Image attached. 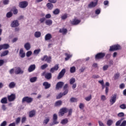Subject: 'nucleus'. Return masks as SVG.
I'll use <instances>...</instances> for the list:
<instances>
[{
	"label": "nucleus",
	"mask_w": 126,
	"mask_h": 126,
	"mask_svg": "<svg viewBox=\"0 0 126 126\" xmlns=\"http://www.w3.org/2000/svg\"><path fill=\"white\" fill-rule=\"evenodd\" d=\"M30 81L32 83H33V82H36V81H37V77H33L31 78L30 79Z\"/></svg>",
	"instance_id": "e433bc0d"
},
{
	"label": "nucleus",
	"mask_w": 126,
	"mask_h": 126,
	"mask_svg": "<svg viewBox=\"0 0 126 126\" xmlns=\"http://www.w3.org/2000/svg\"><path fill=\"white\" fill-rule=\"evenodd\" d=\"M1 109L3 111H6L7 107H6V106H5V105L3 104L1 106Z\"/></svg>",
	"instance_id": "13d9d810"
},
{
	"label": "nucleus",
	"mask_w": 126,
	"mask_h": 126,
	"mask_svg": "<svg viewBox=\"0 0 126 126\" xmlns=\"http://www.w3.org/2000/svg\"><path fill=\"white\" fill-rule=\"evenodd\" d=\"M79 108L81 109V110H83L84 108V104L82 103H80V105L79 106Z\"/></svg>",
	"instance_id": "603ef678"
},
{
	"label": "nucleus",
	"mask_w": 126,
	"mask_h": 126,
	"mask_svg": "<svg viewBox=\"0 0 126 126\" xmlns=\"http://www.w3.org/2000/svg\"><path fill=\"white\" fill-rule=\"evenodd\" d=\"M120 108H121L122 110H126V105L125 104H122L120 106Z\"/></svg>",
	"instance_id": "09e8293b"
},
{
	"label": "nucleus",
	"mask_w": 126,
	"mask_h": 126,
	"mask_svg": "<svg viewBox=\"0 0 126 126\" xmlns=\"http://www.w3.org/2000/svg\"><path fill=\"white\" fill-rule=\"evenodd\" d=\"M107 126H112L113 125V121L112 120H109L107 123Z\"/></svg>",
	"instance_id": "de8ad7c7"
},
{
	"label": "nucleus",
	"mask_w": 126,
	"mask_h": 126,
	"mask_svg": "<svg viewBox=\"0 0 126 126\" xmlns=\"http://www.w3.org/2000/svg\"><path fill=\"white\" fill-rule=\"evenodd\" d=\"M14 72L15 74H23L24 71L20 67H18L16 68Z\"/></svg>",
	"instance_id": "f8f14e48"
},
{
	"label": "nucleus",
	"mask_w": 126,
	"mask_h": 126,
	"mask_svg": "<svg viewBox=\"0 0 126 126\" xmlns=\"http://www.w3.org/2000/svg\"><path fill=\"white\" fill-rule=\"evenodd\" d=\"M92 99V95L90 94L89 96L85 97V99L86 101H90Z\"/></svg>",
	"instance_id": "a19ab883"
},
{
	"label": "nucleus",
	"mask_w": 126,
	"mask_h": 126,
	"mask_svg": "<svg viewBox=\"0 0 126 126\" xmlns=\"http://www.w3.org/2000/svg\"><path fill=\"white\" fill-rule=\"evenodd\" d=\"M70 102L73 103L74 102H77V99L74 97H72L70 99Z\"/></svg>",
	"instance_id": "8fccbe9b"
},
{
	"label": "nucleus",
	"mask_w": 126,
	"mask_h": 126,
	"mask_svg": "<svg viewBox=\"0 0 126 126\" xmlns=\"http://www.w3.org/2000/svg\"><path fill=\"white\" fill-rule=\"evenodd\" d=\"M51 39H52V34L51 33H48L45 36V41L51 40Z\"/></svg>",
	"instance_id": "5701e85b"
},
{
	"label": "nucleus",
	"mask_w": 126,
	"mask_h": 126,
	"mask_svg": "<svg viewBox=\"0 0 126 126\" xmlns=\"http://www.w3.org/2000/svg\"><path fill=\"white\" fill-rule=\"evenodd\" d=\"M61 18L62 20H65V19H66L67 18V14H64L61 16Z\"/></svg>",
	"instance_id": "ea45409f"
},
{
	"label": "nucleus",
	"mask_w": 126,
	"mask_h": 126,
	"mask_svg": "<svg viewBox=\"0 0 126 126\" xmlns=\"http://www.w3.org/2000/svg\"><path fill=\"white\" fill-rule=\"evenodd\" d=\"M45 24L46 25L51 26V25L53 24V21H52V20H47L45 21Z\"/></svg>",
	"instance_id": "72a5a7b5"
},
{
	"label": "nucleus",
	"mask_w": 126,
	"mask_h": 126,
	"mask_svg": "<svg viewBox=\"0 0 126 126\" xmlns=\"http://www.w3.org/2000/svg\"><path fill=\"white\" fill-rule=\"evenodd\" d=\"M80 22H81V20L77 19H73L70 21V24H72V25H78Z\"/></svg>",
	"instance_id": "1a4fd4ad"
},
{
	"label": "nucleus",
	"mask_w": 126,
	"mask_h": 126,
	"mask_svg": "<svg viewBox=\"0 0 126 126\" xmlns=\"http://www.w3.org/2000/svg\"><path fill=\"white\" fill-rule=\"evenodd\" d=\"M54 14H59L60 13V9H56L53 11Z\"/></svg>",
	"instance_id": "5fc2aeb1"
},
{
	"label": "nucleus",
	"mask_w": 126,
	"mask_h": 126,
	"mask_svg": "<svg viewBox=\"0 0 126 126\" xmlns=\"http://www.w3.org/2000/svg\"><path fill=\"white\" fill-rule=\"evenodd\" d=\"M43 86H44L45 89H49L51 87V85L48 82H45L43 83Z\"/></svg>",
	"instance_id": "4be33fe9"
},
{
	"label": "nucleus",
	"mask_w": 126,
	"mask_h": 126,
	"mask_svg": "<svg viewBox=\"0 0 126 126\" xmlns=\"http://www.w3.org/2000/svg\"><path fill=\"white\" fill-rule=\"evenodd\" d=\"M9 48V45L8 44H4L3 45H0V51H1L2 49L3 50H7Z\"/></svg>",
	"instance_id": "2eb2a0df"
},
{
	"label": "nucleus",
	"mask_w": 126,
	"mask_h": 126,
	"mask_svg": "<svg viewBox=\"0 0 126 126\" xmlns=\"http://www.w3.org/2000/svg\"><path fill=\"white\" fill-rule=\"evenodd\" d=\"M100 98L101 101H106V100H107V97L104 95H101Z\"/></svg>",
	"instance_id": "49530a36"
},
{
	"label": "nucleus",
	"mask_w": 126,
	"mask_h": 126,
	"mask_svg": "<svg viewBox=\"0 0 126 126\" xmlns=\"http://www.w3.org/2000/svg\"><path fill=\"white\" fill-rule=\"evenodd\" d=\"M9 3V0H3V4L6 5V4H8Z\"/></svg>",
	"instance_id": "4d7b16f0"
},
{
	"label": "nucleus",
	"mask_w": 126,
	"mask_h": 126,
	"mask_svg": "<svg viewBox=\"0 0 126 126\" xmlns=\"http://www.w3.org/2000/svg\"><path fill=\"white\" fill-rule=\"evenodd\" d=\"M19 25V22L17 20H14L11 22L10 27L12 28H15L18 27Z\"/></svg>",
	"instance_id": "0eeeda50"
},
{
	"label": "nucleus",
	"mask_w": 126,
	"mask_h": 126,
	"mask_svg": "<svg viewBox=\"0 0 126 126\" xmlns=\"http://www.w3.org/2000/svg\"><path fill=\"white\" fill-rule=\"evenodd\" d=\"M15 85H16V84L13 82H12L9 83V88H10V89H12V88H14V87H15Z\"/></svg>",
	"instance_id": "bb28decb"
},
{
	"label": "nucleus",
	"mask_w": 126,
	"mask_h": 126,
	"mask_svg": "<svg viewBox=\"0 0 126 126\" xmlns=\"http://www.w3.org/2000/svg\"><path fill=\"white\" fill-rule=\"evenodd\" d=\"M65 56L66 58H65V61H68L70 59V58L72 57V54H69L68 53H65Z\"/></svg>",
	"instance_id": "393cba45"
},
{
	"label": "nucleus",
	"mask_w": 126,
	"mask_h": 126,
	"mask_svg": "<svg viewBox=\"0 0 126 126\" xmlns=\"http://www.w3.org/2000/svg\"><path fill=\"white\" fill-rule=\"evenodd\" d=\"M0 103H1L2 104H7V98H2L0 100Z\"/></svg>",
	"instance_id": "cd10ccee"
},
{
	"label": "nucleus",
	"mask_w": 126,
	"mask_h": 126,
	"mask_svg": "<svg viewBox=\"0 0 126 126\" xmlns=\"http://www.w3.org/2000/svg\"><path fill=\"white\" fill-rule=\"evenodd\" d=\"M76 70V68L75 66H73L70 68V72L71 73H74Z\"/></svg>",
	"instance_id": "f704fd0d"
},
{
	"label": "nucleus",
	"mask_w": 126,
	"mask_h": 126,
	"mask_svg": "<svg viewBox=\"0 0 126 126\" xmlns=\"http://www.w3.org/2000/svg\"><path fill=\"white\" fill-rule=\"evenodd\" d=\"M75 82V78H71L70 79V84L72 85L73 84V83H74Z\"/></svg>",
	"instance_id": "37998d69"
},
{
	"label": "nucleus",
	"mask_w": 126,
	"mask_h": 126,
	"mask_svg": "<svg viewBox=\"0 0 126 126\" xmlns=\"http://www.w3.org/2000/svg\"><path fill=\"white\" fill-rule=\"evenodd\" d=\"M98 0H94V1L91 2L88 4V7L89 8H93L97 6V4H98Z\"/></svg>",
	"instance_id": "423d86ee"
},
{
	"label": "nucleus",
	"mask_w": 126,
	"mask_h": 126,
	"mask_svg": "<svg viewBox=\"0 0 126 126\" xmlns=\"http://www.w3.org/2000/svg\"><path fill=\"white\" fill-rule=\"evenodd\" d=\"M65 73V69H63L58 75V76L57 77L58 79H61V78H63Z\"/></svg>",
	"instance_id": "9b49d317"
},
{
	"label": "nucleus",
	"mask_w": 126,
	"mask_h": 126,
	"mask_svg": "<svg viewBox=\"0 0 126 126\" xmlns=\"http://www.w3.org/2000/svg\"><path fill=\"white\" fill-rule=\"evenodd\" d=\"M105 56H106V53H98L95 55V61H98V60H101V59H103Z\"/></svg>",
	"instance_id": "f03ea898"
},
{
	"label": "nucleus",
	"mask_w": 126,
	"mask_h": 126,
	"mask_svg": "<svg viewBox=\"0 0 126 126\" xmlns=\"http://www.w3.org/2000/svg\"><path fill=\"white\" fill-rule=\"evenodd\" d=\"M40 52H41L40 49L34 50L33 51V55H34L35 56H38V55L40 54Z\"/></svg>",
	"instance_id": "c756f323"
},
{
	"label": "nucleus",
	"mask_w": 126,
	"mask_h": 126,
	"mask_svg": "<svg viewBox=\"0 0 126 126\" xmlns=\"http://www.w3.org/2000/svg\"><path fill=\"white\" fill-rule=\"evenodd\" d=\"M33 101V98L32 97H29L28 96L24 97L22 99V102H27V103H31Z\"/></svg>",
	"instance_id": "9d476101"
},
{
	"label": "nucleus",
	"mask_w": 126,
	"mask_h": 126,
	"mask_svg": "<svg viewBox=\"0 0 126 126\" xmlns=\"http://www.w3.org/2000/svg\"><path fill=\"white\" fill-rule=\"evenodd\" d=\"M59 32L62 33L63 35H65L67 33V30L66 29L63 28L60 30Z\"/></svg>",
	"instance_id": "b1692460"
},
{
	"label": "nucleus",
	"mask_w": 126,
	"mask_h": 126,
	"mask_svg": "<svg viewBox=\"0 0 126 126\" xmlns=\"http://www.w3.org/2000/svg\"><path fill=\"white\" fill-rule=\"evenodd\" d=\"M35 68H36V65L35 64L31 65L28 68V71L29 72H32V71H34V70H35Z\"/></svg>",
	"instance_id": "dca6fc26"
},
{
	"label": "nucleus",
	"mask_w": 126,
	"mask_h": 126,
	"mask_svg": "<svg viewBox=\"0 0 126 126\" xmlns=\"http://www.w3.org/2000/svg\"><path fill=\"white\" fill-rule=\"evenodd\" d=\"M101 13V9H97L95 10V14L96 15L94 16L93 17H96V16L99 15Z\"/></svg>",
	"instance_id": "7c9ffc66"
},
{
	"label": "nucleus",
	"mask_w": 126,
	"mask_h": 126,
	"mask_svg": "<svg viewBox=\"0 0 126 126\" xmlns=\"http://www.w3.org/2000/svg\"><path fill=\"white\" fill-rule=\"evenodd\" d=\"M126 126V121H124L121 125H120V126Z\"/></svg>",
	"instance_id": "774afa93"
},
{
	"label": "nucleus",
	"mask_w": 126,
	"mask_h": 126,
	"mask_svg": "<svg viewBox=\"0 0 126 126\" xmlns=\"http://www.w3.org/2000/svg\"><path fill=\"white\" fill-rule=\"evenodd\" d=\"M7 124L6 121H3L0 125V126H6Z\"/></svg>",
	"instance_id": "338daca9"
},
{
	"label": "nucleus",
	"mask_w": 126,
	"mask_h": 126,
	"mask_svg": "<svg viewBox=\"0 0 126 126\" xmlns=\"http://www.w3.org/2000/svg\"><path fill=\"white\" fill-rule=\"evenodd\" d=\"M36 115V110H32L29 112V117L30 118H33V117H35V115Z\"/></svg>",
	"instance_id": "aec40b11"
},
{
	"label": "nucleus",
	"mask_w": 126,
	"mask_h": 126,
	"mask_svg": "<svg viewBox=\"0 0 126 126\" xmlns=\"http://www.w3.org/2000/svg\"><path fill=\"white\" fill-rule=\"evenodd\" d=\"M62 104H63V101L61 100H58L56 102L55 106V107H59L60 106H62Z\"/></svg>",
	"instance_id": "c85d7f7f"
},
{
	"label": "nucleus",
	"mask_w": 126,
	"mask_h": 126,
	"mask_svg": "<svg viewBox=\"0 0 126 126\" xmlns=\"http://www.w3.org/2000/svg\"><path fill=\"white\" fill-rule=\"evenodd\" d=\"M8 53H9L8 50H5L2 52L0 56L1 57H5V56H7V55H8Z\"/></svg>",
	"instance_id": "c9c22d12"
},
{
	"label": "nucleus",
	"mask_w": 126,
	"mask_h": 126,
	"mask_svg": "<svg viewBox=\"0 0 126 126\" xmlns=\"http://www.w3.org/2000/svg\"><path fill=\"white\" fill-rule=\"evenodd\" d=\"M67 112H68V109H67V108L65 107L61 108L59 112V117H63V116L67 113Z\"/></svg>",
	"instance_id": "7ed1b4c3"
},
{
	"label": "nucleus",
	"mask_w": 126,
	"mask_h": 126,
	"mask_svg": "<svg viewBox=\"0 0 126 126\" xmlns=\"http://www.w3.org/2000/svg\"><path fill=\"white\" fill-rule=\"evenodd\" d=\"M118 117H124L125 116V113L124 112H120L118 114Z\"/></svg>",
	"instance_id": "680f3d73"
},
{
	"label": "nucleus",
	"mask_w": 126,
	"mask_h": 126,
	"mask_svg": "<svg viewBox=\"0 0 126 126\" xmlns=\"http://www.w3.org/2000/svg\"><path fill=\"white\" fill-rule=\"evenodd\" d=\"M46 5L48 9H52L53 7H54V5L53 4H52V3H48Z\"/></svg>",
	"instance_id": "58836bf2"
},
{
	"label": "nucleus",
	"mask_w": 126,
	"mask_h": 126,
	"mask_svg": "<svg viewBox=\"0 0 126 126\" xmlns=\"http://www.w3.org/2000/svg\"><path fill=\"white\" fill-rule=\"evenodd\" d=\"M21 122H22V124H24V123L26 122V117L25 116L23 117L22 118Z\"/></svg>",
	"instance_id": "052dcab7"
},
{
	"label": "nucleus",
	"mask_w": 126,
	"mask_h": 126,
	"mask_svg": "<svg viewBox=\"0 0 126 126\" xmlns=\"http://www.w3.org/2000/svg\"><path fill=\"white\" fill-rule=\"evenodd\" d=\"M63 84H64V83H63V82H59L56 85V89L58 90L59 88H62V87L63 86Z\"/></svg>",
	"instance_id": "a211bd4d"
},
{
	"label": "nucleus",
	"mask_w": 126,
	"mask_h": 126,
	"mask_svg": "<svg viewBox=\"0 0 126 126\" xmlns=\"http://www.w3.org/2000/svg\"><path fill=\"white\" fill-rule=\"evenodd\" d=\"M8 100L9 102H12L14 100H15V94H12L10 95L7 96Z\"/></svg>",
	"instance_id": "ddd939ff"
},
{
	"label": "nucleus",
	"mask_w": 126,
	"mask_h": 126,
	"mask_svg": "<svg viewBox=\"0 0 126 126\" xmlns=\"http://www.w3.org/2000/svg\"><path fill=\"white\" fill-rule=\"evenodd\" d=\"M58 124H59L58 119H53V122L51 124H50V126H55V125H58Z\"/></svg>",
	"instance_id": "473e14b6"
},
{
	"label": "nucleus",
	"mask_w": 126,
	"mask_h": 126,
	"mask_svg": "<svg viewBox=\"0 0 126 126\" xmlns=\"http://www.w3.org/2000/svg\"><path fill=\"white\" fill-rule=\"evenodd\" d=\"M119 77H120V73H117L114 76V78L115 79H118Z\"/></svg>",
	"instance_id": "e2e57ef3"
},
{
	"label": "nucleus",
	"mask_w": 126,
	"mask_h": 126,
	"mask_svg": "<svg viewBox=\"0 0 126 126\" xmlns=\"http://www.w3.org/2000/svg\"><path fill=\"white\" fill-rule=\"evenodd\" d=\"M45 77L46 79H51L52 78V74L51 73H47L45 74Z\"/></svg>",
	"instance_id": "2f4dec72"
},
{
	"label": "nucleus",
	"mask_w": 126,
	"mask_h": 126,
	"mask_svg": "<svg viewBox=\"0 0 126 126\" xmlns=\"http://www.w3.org/2000/svg\"><path fill=\"white\" fill-rule=\"evenodd\" d=\"M59 64H57L55 66L50 69V72L54 73L55 71H57L59 69Z\"/></svg>",
	"instance_id": "4468645a"
},
{
	"label": "nucleus",
	"mask_w": 126,
	"mask_h": 126,
	"mask_svg": "<svg viewBox=\"0 0 126 126\" xmlns=\"http://www.w3.org/2000/svg\"><path fill=\"white\" fill-rule=\"evenodd\" d=\"M41 60L42 61L47 62L48 63H52V57L51 56L48 57V56L45 55L41 58Z\"/></svg>",
	"instance_id": "39448f33"
},
{
	"label": "nucleus",
	"mask_w": 126,
	"mask_h": 126,
	"mask_svg": "<svg viewBox=\"0 0 126 126\" xmlns=\"http://www.w3.org/2000/svg\"><path fill=\"white\" fill-rule=\"evenodd\" d=\"M108 68H109V65H105L103 66L102 69L103 70L105 71V70H107V69H108Z\"/></svg>",
	"instance_id": "bf43d9fd"
},
{
	"label": "nucleus",
	"mask_w": 126,
	"mask_h": 126,
	"mask_svg": "<svg viewBox=\"0 0 126 126\" xmlns=\"http://www.w3.org/2000/svg\"><path fill=\"white\" fill-rule=\"evenodd\" d=\"M11 16H12V13L11 12H8L7 13L6 17H7V18H10Z\"/></svg>",
	"instance_id": "a18cd8bd"
},
{
	"label": "nucleus",
	"mask_w": 126,
	"mask_h": 126,
	"mask_svg": "<svg viewBox=\"0 0 126 126\" xmlns=\"http://www.w3.org/2000/svg\"><path fill=\"white\" fill-rule=\"evenodd\" d=\"M117 94H115L112 95L109 100L111 105H114V104L116 103V101H117Z\"/></svg>",
	"instance_id": "20e7f679"
},
{
	"label": "nucleus",
	"mask_w": 126,
	"mask_h": 126,
	"mask_svg": "<svg viewBox=\"0 0 126 126\" xmlns=\"http://www.w3.org/2000/svg\"><path fill=\"white\" fill-rule=\"evenodd\" d=\"M46 67H48V64H44L41 66V69H45Z\"/></svg>",
	"instance_id": "6e6d98bb"
},
{
	"label": "nucleus",
	"mask_w": 126,
	"mask_h": 126,
	"mask_svg": "<svg viewBox=\"0 0 126 126\" xmlns=\"http://www.w3.org/2000/svg\"><path fill=\"white\" fill-rule=\"evenodd\" d=\"M50 120H51V118L50 117H45L44 120L43 121V125L44 126L48 125L49 122H50Z\"/></svg>",
	"instance_id": "f3484780"
},
{
	"label": "nucleus",
	"mask_w": 126,
	"mask_h": 126,
	"mask_svg": "<svg viewBox=\"0 0 126 126\" xmlns=\"http://www.w3.org/2000/svg\"><path fill=\"white\" fill-rule=\"evenodd\" d=\"M20 120L21 118L20 117H18L16 119V124H19V123H20Z\"/></svg>",
	"instance_id": "69168bd1"
},
{
	"label": "nucleus",
	"mask_w": 126,
	"mask_h": 126,
	"mask_svg": "<svg viewBox=\"0 0 126 126\" xmlns=\"http://www.w3.org/2000/svg\"><path fill=\"white\" fill-rule=\"evenodd\" d=\"M32 51H29L26 53V56L27 57V58H29V57L32 56Z\"/></svg>",
	"instance_id": "c03bdc74"
},
{
	"label": "nucleus",
	"mask_w": 126,
	"mask_h": 126,
	"mask_svg": "<svg viewBox=\"0 0 126 126\" xmlns=\"http://www.w3.org/2000/svg\"><path fill=\"white\" fill-rule=\"evenodd\" d=\"M68 122V120H67V119L65 118L62 120L61 124H62V125H66V124Z\"/></svg>",
	"instance_id": "4c0bfd02"
},
{
	"label": "nucleus",
	"mask_w": 126,
	"mask_h": 126,
	"mask_svg": "<svg viewBox=\"0 0 126 126\" xmlns=\"http://www.w3.org/2000/svg\"><path fill=\"white\" fill-rule=\"evenodd\" d=\"M19 56L23 59V58H25V52H24V51L23 50V49L21 48L19 52Z\"/></svg>",
	"instance_id": "6ab92c4d"
},
{
	"label": "nucleus",
	"mask_w": 126,
	"mask_h": 126,
	"mask_svg": "<svg viewBox=\"0 0 126 126\" xmlns=\"http://www.w3.org/2000/svg\"><path fill=\"white\" fill-rule=\"evenodd\" d=\"M63 96V93H60L57 96V99H61Z\"/></svg>",
	"instance_id": "864d4df0"
},
{
	"label": "nucleus",
	"mask_w": 126,
	"mask_h": 126,
	"mask_svg": "<svg viewBox=\"0 0 126 126\" xmlns=\"http://www.w3.org/2000/svg\"><path fill=\"white\" fill-rule=\"evenodd\" d=\"M41 32H35L34 34V36L35 38H40L41 37Z\"/></svg>",
	"instance_id": "a878e982"
},
{
	"label": "nucleus",
	"mask_w": 126,
	"mask_h": 126,
	"mask_svg": "<svg viewBox=\"0 0 126 126\" xmlns=\"http://www.w3.org/2000/svg\"><path fill=\"white\" fill-rule=\"evenodd\" d=\"M24 48L26 49V51H29V50L31 49V44H30L29 42H27L24 45Z\"/></svg>",
	"instance_id": "412c9836"
},
{
	"label": "nucleus",
	"mask_w": 126,
	"mask_h": 126,
	"mask_svg": "<svg viewBox=\"0 0 126 126\" xmlns=\"http://www.w3.org/2000/svg\"><path fill=\"white\" fill-rule=\"evenodd\" d=\"M120 50H122V46L119 44H115L110 46V52H113V51H119Z\"/></svg>",
	"instance_id": "f257e3e1"
},
{
	"label": "nucleus",
	"mask_w": 126,
	"mask_h": 126,
	"mask_svg": "<svg viewBox=\"0 0 126 126\" xmlns=\"http://www.w3.org/2000/svg\"><path fill=\"white\" fill-rule=\"evenodd\" d=\"M28 5V2L26 1H21L19 4V6L21 8H25L26 7H27Z\"/></svg>",
	"instance_id": "6e6552de"
},
{
	"label": "nucleus",
	"mask_w": 126,
	"mask_h": 126,
	"mask_svg": "<svg viewBox=\"0 0 126 126\" xmlns=\"http://www.w3.org/2000/svg\"><path fill=\"white\" fill-rule=\"evenodd\" d=\"M12 11L14 14H17V13H18V10H17V9L16 8H13Z\"/></svg>",
	"instance_id": "79ce46f5"
},
{
	"label": "nucleus",
	"mask_w": 126,
	"mask_h": 126,
	"mask_svg": "<svg viewBox=\"0 0 126 126\" xmlns=\"http://www.w3.org/2000/svg\"><path fill=\"white\" fill-rule=\"evenodd\" d=\"M86 68L85 67V66H82L80 69H79V72H84V70H85V69Z\"/></svg>",
	"instance_id": "3c124183"
},
{
	"label": "nucleus",
	"mask_w": 126,
	"mask_h": 126,
	"mask_svg": "<svg viewBox=\"0 0 126 126\" xmlns=\"http://www.w3.org/2000/svg\"><path fill=\"white\" fill-rule=\"evenodd\" d=\"M119 87H120V89H124V88L125 87V84H124V83L121 84V85H120Z\"/></svg>",
	"instance_id": "0e129e2a"
}]
</instances>
